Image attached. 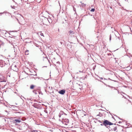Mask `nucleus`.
Wrapping results in <instances>:
<instances>
[{
    "label": "nucleus",
    "mask_w": 132,
    "mask_h": 132,
    "mask_svg": "<svg viewBox=\"0 0 132 132\" xmlns=\"http://www.w3.org/2000/svg\"><path fill=\"white\" fill-rule=\"evenodd\" d=\"M123 103L126 106H129L131 104V101L125 98L123 100Z\"/></svg>",
    "instance_id": "obj_1"
},
{
    "label": "nucleus",
    "mask_w": 132,
    "mask_h": 132,
    "mask_svg": "<svg viewBox=\"0 0 132 132\" xmlns=\"http://www.w3.org/2000/svg\"><path fill=\"white\" fill-rule=\"evenodd\" d=\"M113 94L114 97L118 98L121 95V94L119 93L118 91L117 90H115L114 91L113 93Z\"/></svg>",
    "instance_id": "obj_2"
},
{
    "label": "nucleus",
    "mask_w": 132,
    "mask_h": 132,
    "mask_svg": "<svg viewBox=\"0 0 132 132\" xmlns=\"http://www.w3.org/2000/svg\"><path fill=\"white\" fill-rule=\"evenodd\" d=\"M103 123V124L105 126L108 125H111L113 124L112 123L109 122L107 120H105Z\"/></svg>",
    "instance_id": "obj_3"
},
{
    "label": "nucleus",
    "mask_w": 132,
    "mask_h": 132,
    "mask_svg": "<svg viewBox=\"0 0 132 132\" xmlns=\"http://www.w3.org/2000/svg\"><path fill=\"white\" fill-rule=\"evenodd\" d=\"M65 90H61L59 92V93L61 94H64L65 93Z\"/></svg>",
    "instance_id": "obj_4"
},
{
    "label": "nucleus",
    "mask_w": 132,
    "mask_h": 132,
    "mask_svg": "<svg viewBox=\"0 0 132 132\" xmlns=\"http://www.w3.org/2000/svg\"><path fill=\"white\" fill-rule=\"evenodd\" d=\"M14 121V122H16L18 123H19L21 122V120H18V119H15Z\"/></svg>",
    "instance_id": "obj_5"
},
{
    "label": "nucleus",
    "mask_w": 132,
    "mask_h": 132,
    "mask_svg": "<svg viewBox=\"0 0 132 132\" xmlns=\"http://www.w3.org/2000/svg\"><path fill=\"white\" fill-rule=\"evenodd\" d=\"M38 34H39V35H40L42 36H43V37H44L43 34V33H42L41 32H39L38 33Z\"/></svg>",
    "instance_id": "obj_6"
},
{
    "label": "nucleus",
    "mask_w": 132,
    "mask_h": 132,
    "mask_svg": "<svg viewBox=\"0 0 132 132\" xmlns=\"http://www.w3.org/2000/svg\"><path fill=\"white\" fill-rule=\"evenodd\" d=\"M69 33L70 35H72L73 34V31L71 30H70L69 32Z\"/></svg>",
    "instance_id": "obj_7"
},
{
    "label": "nucleus",
    "mask_w": 132,
    "mask_h": 132,
    "mask_svg": "<svg viewBox=\"0 0 132 132\" xmlns=\"http://www.w3.org/2000/svg\"><path fill=\"white\" fill-rule=\"evenodd\" d=\"M34 87L35 86L34 85H31L30 86V88L31 89H33Z\"/></svg>",
    "instance_id": "obj_8"
},
{
    "label": "nucleus",
    "mask_w": 132,
    "mask_h": 132,
    "mask_svg": "<svg viewBox=\"0 0 132 132\" xmlns=\"http://www.w3.org/2000/svg\"><path fill=\"white\" fill-rule=\"evenodd\" d=\"M34 0H27V1L29 3H32L34 2Z\"/></svg>",
    "instance_id": "obj_9"
},
{
    "label": "nucleus",
    "mask_w": 132,
    "mask_h": 132,
    "mask_svg": "<svg viewBox=\"0 0 132 132\" xmlns=\"http://www.w3.org/2000/svg\"><path fill=\"white\" fill-rule=\"evenodd\" d=\"M95 10V9H94L93 8V9H91L90 10V11L91 12H94V11Z\"/></svg>",
    "instance_id": "obj_10"
},
{
    "label": "nucleus",
    "mask_w": 132,
    "mask_h": 132,
    "mask_svg": "<svg viewBox=\"0 0 132 132\" xmlns=\"http://www.w3.org/2000/svg\"><path fill=\"white\" fill-rule=\"evenodd\" d=\"M32 132H38V131L37 130H34Z\"/></svg>",
    "instance_id": "obj_11"
},
{
    "label": "nucleus",
    "mask_w": 132,
    "mask_h": 132,
    "mask_svg": "<svg viewBox=\"0 0 132 132\" xmlns=\"http://www.w3.org/2000/svg\"><path fill=\"white\" fill-rule=\"evenodd\" d=\"M116 129H117V128H116V127L115 128H114V131H116Z\"/></svg>",
    "instance_id": "obj_12"
},
{
    "label": "nucleus",
    "mask_w": 132,
    "mask_h": 132,
    "mask_svg": "<svg viewBox=\"0 0 132 132\" xmlns=\"http://www.w3.org/2000/svg\"><path fill=\"white\" fill-rule=\"evenodd\" d=\"M2 81L5 82L6 81L5 80H3Z\"/></svg>",
    "instance_id": "obj_13"
},
{
    "label": "nucleus",
    "mask_w": 132,
    "mask_h": 132,
    "mask_svg": "<svg viewBox=\"0 0 132 132\" xmlns=\"http://www.w3.org/2000/svg\"><path fill=\"white\" fill-rule=\"evenodd\" d=\"M35 91V90H33V92H34V91Z\"/></svg>",
    "instance_id": "obj_14"
},
{
    "label": "nucleus",
    "mask_w": 132,
    "mask_h": 132,
    "mask_svg": "<svg viewBox=\"0 0 132 132\" xmlns=\"http://www.w3.org/2000/svg\"><path fill=\"white\" fill-rule=\"evenodd\" d=\"M101 126L103 125H102V124H101Z\"/></svg>",
    "instance_id": "obj_15"
}]
</instances>
